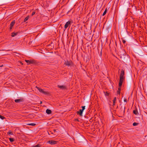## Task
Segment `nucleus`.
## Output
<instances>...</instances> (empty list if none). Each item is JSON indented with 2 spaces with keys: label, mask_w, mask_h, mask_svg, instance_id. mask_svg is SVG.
<instances>
[{
  "label": "nucleus",
  "mask_w": 147,
  "mask_h": 147,
  "mask_svg": "<svg viewBox=\"0 0 147 147\" xmlns=\"http://www.w3.org/2000/svg\"><path fill=\"white\" fill-rule=\"evenodd\" d=\"M125 74L124 70L123 69H122L120 76V79L119 82L123 83V81L125 79V77L123 76Z\"/></svg>",
  "instance_id": "1"
},
{
  "label": "nucleus",
  "mask_w": 147,
  "mask_h": 147,
  "mask_svg": "<svg viewBox=\"0 0 147 147\" xmlns=\"http://www.w3.org/2000/svg\"><path fill=\"white\" fill-rule=\"evenodd\" d=\"M25 61L27 63L28 65L34 64L36 63V61L34 60H26Z\"/></svg>",
  "instance_id": "2"
},
{
  "label": "nucleus",
  "mask_w": 147,
  "mask_h": 147,
  "mask_svg": "<svg viewBox=\"0 0 147 147\" xmlns=\"http://www.w3.org/2000/svg\"><path fill=\"white\" fill-rule=\"evenodd\" d=\"M57 141H55L53 140H51L47 142V143H49L51 145H54L55 144H57Z\"/></svg>",
  "instance_id": "3"
},
{
  "label": "nucleus",
  "mask_w": 147,
  "mask_h": 147,
  "mask_svg": "<svg viewBox=\"0 0 147 147\" xmlns=\"http://www.w3.org/2000/svg\"><path fill=\"white\" fill-rule=\"evenodd\" d=\"M123 83L119 82V88H118V90L117 91V94H120V91L121 90V86Z\"/></svg>",
  "instance_id": "4"
},
{
  "label": "nucleus",
  "mask_w": 147,
  "mask_h": 147,
  "mask_svg": "<svg viewBox=\"0 0 147 147\" xmlns=\"http://www.w3.org/2000/svg\"><path fill=\"white\" fill-rule=\"evenodd\" d=\"M73 21L71 20L67 22L64 26L65 28H67L69 26L71 25Z\"/></svg>",
  "instance_id": "5"
},
{
  "label": "nucleus",
  "mask_w": 147,
  "mask_h": 147,
  "mask_svg": "<svg viewBox=\"0 0 147 147\" xmlns=\"http://www.w3.org/2000/svg\"><path fill=\"white\" fill-rule=\"evenodd\" d=\"M36 88L38 90V91L40 92L45 94H48V92H47L44 91L42 89H41L37 86H36Z\"/></svg>",
  "instance_id": "6"
},
{
  "label": "nucleus",
  "mask_w": 147,
  "mask_h": 147,
  "mask_svg": "<svg viewBox=\"0 0 147 147\" xmlns=\"http://www.w3.org/2000/svg\"><path fill=\"white\" fill-rule=\"evenodd\" d=\"M64 64L67 66H72L73 65L72 61H67L65 62Z\"/></svg>",
  "instance_id": "7"
},
{
  "label": "nucleus",
  "mask_w": 147,
  "mask_h": 147,
  "mask_svg": "<svg viewBox=\"0 0 147 147\" xmlns=\"http://www.w3.org/2000/svg\"><path fill=\"white\" fill-rule=\"evenodd\" d=\"M125 107L124 106H121L120 108V111L121 113L124 114L125 112Z\"/></svg>",
  "instance_id": "8"
},
{
  "label": "nucleus",
  "mask_w": 147,
  "mask_h": 147,
  "mask_svg": "<svg viewBox=\"0 0 147 147\" xmlns=\"http://www.w3.org/2000/svg\"><path fill=\"white\" fill-rule=\"evenodd\" d=\"M15 23V20H13L11 22V23L10 25V27L9 28V30H10L11 31V30L12 29V27H13V25H14Z\"/></svg>",
  "instance_id": "9"
},
{
  "label": "nucleus",
  "mask_w": 147,
  "mask_h": 147,
  "mask_svg": "<svg viewBox=\"0 0 147 147\" xmlns=\"http://www.w3.org/2000/svg\"><path fill=\"white\" fill-rule=\"evenodd\" d=\"M24 101V99L23 98H21L20 99H16L15 100V102L16 103H19Z\"/></svg>",
  "instance_id": "10"
},
{
  "label": "nucleus",
  "mask_w": 147,
  "mask_h": 147,
  "mask_svg": "<svg viewBox=\"0 0 147 147\" xmlns=\"http://www.w3.org/2000/svg\"><path fill=\"white\" fill-rule=\"evenodd\" d=\"M83 110L82 109H80L79 111H78L77 112V114H79L80 116H82V113L83 111H82Z\"/></svg>",
  "instance_id": "11"
},
{
  "label": "nucleus",
  "mask_w": 147,
  "mask_h": 147,
  "mask_svg": "<svg viewBox=\"0 0 147 147\" xmlns=\"http://www.w3.org/2000/svg\"><path fill=\"white\" fill-rule=\"evenodd\" d=\"M57 86L59 88L62 90H63L66 88V86H65L58 85Z\"/></svg>",
  "instance_id": "12"
},
{
  "label": "nucleus",
  "mask_w": 147,
  "mask_h": 147,
  "mask_svg": "<svg viewBox=\"0 0 147 147\" xmlns=\"http://www.w3.org/2000/svg\"><path fill=\"white\" fill-rule=\"evenodd\" d=\"M46 113L48 114H50L52 113V111L51 110L47 109L46 110Z\"/></svg>",
  "instance_id": "13"
},
{
  "label": "nucleus",
  "mask_w": 147,
  "mask_h": 147,
  "mask_svg": "<svg viewBox=\"0 0 147 147\" xmlns=\"http://www.w3.org/2000/svg\"><path fill=\"white\" fill-rule=\"evenodd\" d=\"M18 34V32H16V33L12 32L11 33V36L12 37H13L15 36H16Z\"/></svg>",
  "instance_id": "14"
},
{
  "label": "nucleus",
  "mask_w": 147,
  "mask_h": 147,
  "mask_svg": "<svg viewBox=\"0 0 147 147\" xmlns=\"http://www.w3.org/2000/svg\"><path fill=\"white\" fill-rule=\"evenodd\" d=\"M30 16H28L26 17L24 20V21L25 22H26L29 18Z\"/></svg>",
  "instance_id": "15"
},
{
  "label": "nucleus",
  "mask_w": 147,
  "mask_h": 147,
  "mask_svg": "<svg viewBox=\"0 0 147 147\" xmlns=\"http://www.w3.org/2000/svg\"><path fill=\"white\" fill-rule=\"evenodd\" d=\"M133 113L136 115H137L138 114V113L137 111V110H134L133 111Z\"/></svg>",
  "instance_id": "16"
},
{
  "label": "nucleus",
  "mask_w": 147,
  "mask_h": 147,
  "mask_svg": "<svg viewBox=\"0 0 147 147\" xmlns=\"http://www.w3.org/2000/svg\"><path fill=\"white\" fill-rule=\"evenodd\" d=\"M7 134L9 135H13V133L11 132V131L10 130L8 133Z\"/></svg>",
  "instance_id": "17"
},
{
  "label": "nucleus",
  "mask_w": 147,
  "mask_h": 147,
  "mask_svg": "<svg viewBox=\"0 0 147 147\" xmlns=\"http://www.w3.org/2000/svg\"><path fill=\"white\" fill-rule=\"evenodd\" d=\"M9 140L10 142H12L14 141L15 139L13 138H9Z\"/></svg>",
  "instance_id": "18"
},
{
  "label": "nucleus",
  "mask_w": 147,
  "mask_h": 147,
  "mask_svg": "<svg viewBox=\"0 0 147 147\" xmlns=\"http://www.w3.org/2000/svg\"><path fill=\"white\" fill-rule=\"evenodd\" d=\"M28 125H29L34 126L36 125V124L34 123H31L28 124Z\"/></svg>",
  "instance_id": "19"
},
{
  "label": "nucleus",
  "mask_w": 147,
  "mask_h": 147,
  "mask_svg": "<svg viewBox=\"0 0 147 147\" xmlns=\"http://www.w3.org/2000/svg\"><path fill=\"white\" fill-rule=\"evenodd\" d=\"M107 9L106 8L105 10V11H104V12H103V13L102 14L103 16H104L106 14V13L107 12Z\"/></svg>",
  "instance_id": "20"
},
{
  "label": "nucleus",
  "mask_w": 147,
  "mask_h": 147,
  "mask_svg": "<svg viewBox=\"0 0 147 147\" xmlns=\"http://www.w3.org/2000/svg\"><path fill=\"white\" fill-rule=\"evenodd\" d=\"M138 123L134 122L133 123V125L134 126H136L138 125Z\"/></svg>",
  "instance_id": "21"
},
{
  "label": "nucleus",
  "mask_w": 147,
  "mask_h": 147,
  "mask_svg": "<svg viewBox=\"0 0 147 147\" xmlns=\"http://www.w3.org/2000/svg\"><path fill=\"white\" fill-rule=\"evenodd\" d=\"M0 118L2 120L5 119V117L4 116L1 115H0Z\"/></svg>",
  "instance_id": "22"
},
{
  "label": "nucleus",
  "mask_w": 147,
  "mask_h": 147,
  "mask_svg": "<svg viewBox=\"0 0 147 147\" xmlns=\"http://www.w3.org/2000/svg\"><path fill=\"white\" fill-rule=\"evenodd\" d=\"M117 98L116 97H115L114 98V100H113V103H115V102Z\"/></svg>",
  "instance_id": "23"
},
{
  "label": "nucleus",
  "mask_w": 147,
  "mask_h": 147,
  "mask_svg": "<svg viewBox=\"0 0 147 147\" xmlns=\"http://www.w3.org/2000/svg\"><path fill=\"white\" fill-rule=\"evenodd\" d=\"M105 95L106 96H108L109 95V93L108 92H105Z\"/></svg>",
  "instance_id": "24"
},
{
  "label": "nucleus",
  "mask_w": 147,
  "mask_h": 147,
  "mask_svg": "<svg viewBox=\"0 0 147 147\" xmlns=\"http://www.w3.org/2000/svg\"><path fill=\"white\" fill-rule=\"evenodd\" d=\"M82 109H81L83 110L82 111H83L85 109V106H82Z\"/></svg>",
  "instance_id": "25"
},
{
  "label": "nucleus",
  "mask_w": 147,
  "mask_h": 147,
  "mask_svg": "<svg viewBox=\"0 0 147 147\" xmlns=\"http://www.w3.org/2000/svg\"><path fill=\"white\" fill-rule=\"evenodd\" d=\"M122 42L124 43V44H125V42H126V41L125 40H123L122 39Z\"/></svg>",
  "instance_id": "26"
},
{
  "label": "nucleus",
  "mask_w": 147,
  "mask_h": 147,
  "mask_svg": "<svg viewBox=\"0 0 147 147\" xmlns=\"http://www.w3.org/2000/svg\"><path fill=\"white\" fill-rule=\"evenodd\" d=\"M35 11H34L32 13V16H33V15H34L35 14Z\"/></svg>",
  "instance_id": "27"
},
{
  "label": "nucleus",
  "mask_w": 147,
  "mask_h": 147,
  "mask_svg": "<svg viewBox=\"0 0 147 147\" xmlns=\"http://www.w3.org/2000/svg\"><path fill=\"white\" fill-rule=\"evenodd\" d=\"M132 7L134 8L136 10V7L135 6H133Z\"/></svg>",
  "instance_id": "28"
},
{
  "label": "nucleus",
  "mask_w": 147,
  "mask_h": 147,
  "mask_svg": "<svg viewBox=\"0 0 147 147\" xmlns=\"http://www.w3.org/2000/svg\"><path fill=\"white\" fill-rule=\"evenodd\" d=\"M124 101L125 102H127V99L126 98H125L124 100Z\"/></svg>",
  "instance_id": "29"
},
{
  "label": "nucleus",
  "mask_w": 147,
  "mask_h": 147,
  "mask_svg": "<svg viewBox=\"0 0 147 147\" xmlns=\"http://www.w3.org/2000/svg\"><path fill=\"white\" fill-rule=\"evenodd\" d=\"M53 131L54 132H55L56 131V130L55 129H54L53 130Z\"/></svg>",
  "instance_id": "30"
},
{
  "label": "nucleus",
  "mask_w": 147,
  "mask_h": 147,
  "mask_svg": "<svg viewBox=\"0 0 147 147\" xmlns=\"http://www.w3.org/2000/svg\"><path fill=\"white\" fill-rule=\"evenodd\" d=\"M76 121H79L78 120V119H75Z\"/></svg>",
  "instance_id": "31"
},
{
  "label": "nucleus",
  "mask_w": 147,
  "mask_h": 147,
  "mask_svg": "<svg viewBox=\"0 0 147 147\" xmlns=\"http://www.w3.org/2000/svg\"><path fill=\"white\" fill-rule=\"evenodd\" d=\"M115 103H113V106H114V105H115Z\"/></svg>",
  "instance_id": "32"
},
{
  "label": "nucleus",
  "mask_w": 147,
  "mask_h": 147,
  "mask_svg": "<svg viewBox=\"0 0 147 147\" xmlns=\"http://www.w3.org/2000/svg\"><path fill=\"white\" fill-rule=\"evenodd\" d=\"M48 132V134L49 135H50V132Z\"/></svg>",
  "instance_id": "33"
},
{
  "label": "nucleus",
  "mask_w": 147,
  "mask_h": 147,
  "mask_svg": "<svg viewBox=\"0 0 147 147\" xmlns=\"http://www.w3.org/2000/svg\"><path fill=\"white\" fill-rule=\"evenodd\" d=\"M50 133H51V134H53V132H51V131H50Z\"/></svg>",
  "instance_id": "34"
},
{
  "label": "nucleus",
  "mask_w": 147,
  "mask_h": 147,
  "mask_svg": "<svg viewBox=\"0 0 147 147\" xmlns=\"http://www.w3.org/2000/svg\"><path fill=\"white\" fill-rule=\"evenodd\" d=\"M42 101H41L40 102V104H42Z\"/></svg>",
  "instance_id": "35"
},
{
  "label": "nucleus",
  "mask_w": 147,
  "mask_h": 147,
  "mask_svg": "<svg viewBox=\"0 0 147 147\" xmlns=\"http://www.w3.org/2000/svg\"><path fill=\"white\" fill-rule=\"evenodd\" d=\"M3 66V65H1V67H2V66Z\"/></svg>",
  "instance_id": "36"
},
{
  "label": "nucleus",
  "mask_w": 147,
  "mask_h": 147,
  "mask_svg": "<svg viewBox=\"0 0 147 147\" xmlns=\"http://www.w3.org/2000/svg\"><path fill=\"white\" fill-rule=\"evenodd\" d=\"M117 108H118V106H117Z\"/></svg>",
  "instance_id": "37"
}]
</instances>
